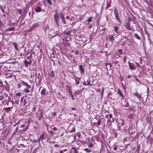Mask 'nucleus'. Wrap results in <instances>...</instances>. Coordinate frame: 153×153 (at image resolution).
<instances>
[{
	"label": "nucleus",
	"instance_id": "obj_55",
	"mask_svg": "<svg viewBox=\"0 0 153 153\" xmlns=\"http://www.w3.org/2000/svg\"><path fill=\"white\" fill-rule=\"evenodd\" d=\"M28 62H29V64L30 65L32 63V60L31 59L29 61H28Z\"/></svg>",
	"mask_w": 153,
	"mask_h": 153
},
{
	"label": "nucleus",
	"instance_id": "obj_63",
	"mask_svg": "<svg viewBox=\"0 0 153 153\" xmlns=\"http://www.w3.org/2000/svg\"><path fill=\"white\" fill-rule=\"evenodd\" d=\"M18 133H19V134H22V131H19L18 132Z\"/></svg>",
	"mask_w": 153,
	"mask_h": 153
},
{
	"label": "nucleus",
	"instance_id": "obj_58",
	"mask_svg": "<svg viewBox=\"0 0 153 153\" xmlns=\"http://www.w3.org/2000/svg\"><path fill=\"white\" fill-rule=\"evenodd\" d=\"M59 146V145L58 144H55L54 145V146L55 147H58Z\"/></svg>",
	"mask_w": 153,
	"mask_h": 153
},
{
	"label": "nucleus",
	"instance_id": "obj_22",
	"mask_svg": "<svg viewBox=\"0 0 153 153\" xmlns=\"http://www.w3.org/2000/svg\"><path fill=\"white\" fill-rule=\"evenodd\" d=\"M0 8L3 13H4V10L5 8V6L3 7V6L0 5Z\"/></svg>",
	"mask_w": 153,
	"mask_h": 153
},
{
	"label": "nucleus",
	"instance_id": "obj_40",
	"mask_svg": "<svg viewBox=\"0 0 153 153\" xmlns=\"http://www.w3.org/2000/svg\"><path fill=\"white\" fill-rule=\"evenodd\" d=\"M17 10L18 11L20 15H21L22 14V11L21 9H17Z\"/></svg>",
	"mask_w": 153,
	"mask_h": 153
},
{
	"label": "nucleus",
	"instance_id": "obj_59",
	"mask_svg": "<svg viewBox=\"0 0 153 153\" xmlns=\"http://www.w3.org/2000/svg\"><path fill=\"white\" fill-rule=\"evenodd\" d=\"M117 147L116 146H114L113 148L114 149L115 151L117 150Z\"/></svg>",
	"mask_w": 153,
	"mask_h": 153
},
{
	"label": "nucleus",
	"instance_id": "obj_26",
	"mask_svg": "<svg viewBox=\"0 0 153 153\" xmlns=\"http://www.w3.org/2000/svg\"><path fill=\"white\" fill-rule=\"evenodd\" d=\"M97 124L98 125H100L101 124V119L99 117L97 119Z\"/></svg>",
	"mask_w": 153,
	"mask_h": 153
},
{
	"label": "nucleus",
	"instance_id": "obj_33",
	"mask_svg": "<svg viewBox=\"0 0 153 153\" xmlns=\"http://www.w3.org/2000/svg\"><path fill=\"white\" fill-rule=\"evenodd\" d=\"M102 91H101V97H102L103 96V93H104V87H102Z\"/></svg>",
	"mask_w": 153,
	"mask_h": 153
},
{
	"label": "nucleus",
	"instance_id": "obj_61",
	"mask_svg": "<svg viewBox=\"0 0 153 153\" xmlns=\"http://www.w3.org/2000/svg\"><path fill=\"white\" fill-rule=\"evenodd\" d=\"M125 41H124L122 44H121V45L122 46H123L125 44Z\"/></svg>",
	"mask_w": 153,
	"mask_h": 153
},
{
	"label": "nucleus",
	"instance_id": "obj_19",
	"mask_svg": "<svg viewBox=\"0 0 153 153\" xmlns=\"http://www.w3.org/2000/svg\"><path fill=\"white\" fill-rule=\"evenodd\" d=\"M146 119L147 121L148 122H150L151 121V116L150 115H147L146 117Z\"/></svg>",
	"mask_w": 153,
	"mask_h": 153
},
{
	"label": "nucleus",
	"instance_id": "obj_27",
	"mask_svg": "<svg viewBox=\"0 0 153 153\" xmlns=\"http://www.w3.org/2000/svg\"><path fill=\"white\" fill-rule=\"evenodd\" d=\"M112 115L111 114H108V115H107L106 116V118H107L108 119H112Z\"/></svg>",
	"mask_w": 153,
	"mask_h": 153
},
{
	"label": "nucleus",
	"instance_id": "obj_11",
	"mask_svg": "<svg viewBox=\"0 0 153 153\" xmlns=\"http://www.w3.org/2000/svg\"><path fill=\"white\" fill-rule=\"evenodd\" d=\"M46 90L45 88H44L43 89L41 92V95L43 97L44 96H45V94H46Z\"/></svg>",
	"mask_w": 153,
	"mask_h": 153
},
{
	"label": "nucleus",
	"instance_id": "obj_44",
	"mask_svg": "<svg viewBox=\"0 0 153 153\" xmlns=\"http://www.w3.org/2000/svg\"><path fill=\"white\" fill-rule=\"evenodd\" d=\"M60 18H61V19H63L64 18H65L63 13H61L60 14Z\"/></svg>",
	"mask_w": 153,
	"mask_h": 153
},
{
	"label": "nucleus",
	"instance_id": "obj_12",
	"mask_svg": "<svg viewBox=\"0 0 153 153\" xmlns=\"http://www.w3.org/2000/svg\"><path fill=\"white\" fill-rule=\"evenodd\" d=\"M12 45L14 46V47L15 49L17 51L18 50V45L16 42H13L12 43Z\"/></svg>",
	"mask_w": 153,
	"mask_h": 153
},
{
	"label": "nucleus",
	"instance_id": "obj_15",
	"mask_svg": "<svg viewBox=\"0 0 153 153\" xmlns=\"http://www.w3.org/2000/svg\"><path fill=\"white\" fill-rule=\"evenodd\" d=\"M102 27H103L102 26H101ZM99 29L100 30V31H102V34H103L106 28L105 27L103 28H101V26H100L99 27Z\"/></svg>",
	"mask_w": 153,
	"mask_h": 153
},
{
	"label": "nucleus",
	"instance_id": "obj_18",
	"mask_svg": "<svg viewBox=\"0 0 153 153\" xmlns=\"http://www.w3.org/2000/svg\"><path fill=\"white\" fill-rule=\"evenodd\" d=\"M71 151H73L74 153H77L78 151L76 150V148L72 147L71 148Z\"/></svg>",
	"mask_w": 153,
	"mask_h": 153
},
{
	"label": "nucleus",
	"instance_id": "obj_28",
	"mask_svg": "<svg viewBox=\"0 0 153 153\" xmlns=\"http://www.w3.org/2000/svg\"><path fill=\"white\" fill-rule=\"evenodd\" d=\"M44 135H45V133H42V135L39 137L40 139H41L42 140L44 139Z\"/></svg>",
	"mask_w": 153,
	"mask_h": 153
},
{
	"label": "nucleus",
	"instance_id": "obj_17",
	"mask_svg": "<svg viewBox=\"0 0 153 153\" xmlns=\"http://www.w3.org/2000/svg\"><path fill=\"white\" fill-rule=\"evenodd\" d=\"M118 93L120 94V95L123 98H124L125 97L123 96V94L122 93L120 89H118Z\"/></svg>",
	"mask_w": 153,
	"mask_h": 153
},
{
	"label": "nucleus",
	"instance_id": "obj_1",
	"mask_svg": "<svg viewBox=\"0 0 153 153\" xmlns=\"http://www.w3.org/2000/svg\"><path fill=\"white\" fill-rule=\"evenodd\" d=\"M31 94H28L27 95L25 96V98L24 99V105H28L31 101Z\"/></svg>",
	"mask_w": 153,
	"mask_h": 153
},
{
	"label": "nucleus",
	"instance_id": "obj_56",
	"mask_svg": "<svg viewBox=\"0 0 153 153\" xmlns=\"http://www.w3.org/2000/svg\"><path fill=\"white\" fill-rule=\"evenodd\" d=\"M69 93L71 95H72V93L70 89H69Z\"/></svg>",
	"mask_w": 153,
	"mask_h": 153
},
{
	"label": "nucleus",
	"instance_id": "obj_53",
	"mask_svg": "<svg viewBox=\"0 0 153 153\" xmlns=\"http://www.w3.org/2000/svg\"><path fill=\"white\" fill-rule=\"evenodd\" d=\"M122 86L123 88L125 90V85H123V83L122 84Z\"/></svg>",
	"mask_w": 153,
	"mask_h": 153
},
{
	"label": "nucleus",
	"instance_id": "obj_37",
	"mask_svg": "<svg viewBox=\"0 0 153 153\" xmlns=\"http://www.w3.org/2000/svg\"><path fill=\"white\" fill-rule=\"evenodd\" d=\"M28 88H25L24 89V91L25 92L29 93V90H28Z\"/></svg>",
	"mask_w": 153,
	"mask_h": 153
},
{
	"label": "nucleus",
	"instance_id": "obj_60",
	"mask_svg": "<svg viewBox=\"0 0 153 153\" xmlns=\"http://www.w3.org/2000/svg\"><path fill=\"white\" fill-rule=\"evenodd\" d=\"M53 130H57V128L56 127H54L53 128Z\"/></svg>",
	"mask_w": 153,
	"mask_h": 153
},
{
	"label": "nucleus",
	"instance_id": "obj_50",
	"mask_svg": "<svg viewBox=\"0 0 153 153\" xmlns=\"http://www.w3.org/2000/svg\"><path fill=\"white\" fill-rule=\"evenodd\" d=\"M10 107H9L8 108H5V110L6 111L7 110H10Z\"/></svg>",
	"mask_w": 153,
	"mask_h": 153
},
{
	"label": "nucleus",
	"instance_id": "obj_54",
	"mask_svg": "<svg viewBox=\"0 0 153 153\" xmlns=\"http://www.w3.org/2000/svg\"><path fill=\"white\" fill-rule=\"evenodd\" d=\"M126 57L125 56L123 58V61L124 62H126Z\"/></svg>",
	"mask_w": 153,
	"mask_h": 153
},
{
	"label": "nucleus",
	"instance_id": "obj_5",
	"mask_svg": "<svg viewBox=\"0 0 153 153\" xmlns=\"http://www.w3.org/2000/svg\"><path fill=\"white\" fill-rule=\"evenodd\" d=\"M21 84L26 87V88H31L30 85H28V83L23 81H22Z\"/></svg>",
	"mask_w": 153,
	"mask_h": 153
},
{
	"label": "nucleus",
	"instance_id": "obj_46",
	"mask_svg": "<svg viewBox=\"0 0 153 153\" xmlns=\"http://www.w3.org/2000/svg\"><path fill=\"white\" fill-rule=\"evenodd\" d=\"M92 21V19L91 18H89L88 20H87V22H91Z\"/></svg>",
	"mask_w": 153,
	"mask_h": 153
},
{
	"label": "nucleus",
	"instance_id": "obj_30",
	"mask_svg": "<svg viewBox=\"0 0 153 153\" xmlns=\"http://www.w3.org/2000/svg\"><path fill=\"white\" fill-rule=\"evenodd\" d=\"M71 32V31H65L64 32V33L65 34L67 35H69L70 34V33Z\"/></svg>",
	"mask_w": 153,
	"mask_h": 153
},
{
	"label": "nucleus",
	"instance_id": "obj_25",
	"mask_svg": "<svg viewBox=\"0 0 153 153\" xmlns=\"http://www.w3.org/2000/svg\"><path fill=\"white\" fill-rule=\"evenodd\" d=\"M134 37L137 39H140V37L138 35L137 33H136L134 34Z\"/></svg>",
	"mask_w": 153,
	"mask_h": 153
},
{
	"label": "nucleus",
	"instance_id": "obj_10",
	"mask_svg": "<svg viewBox=\"0 0 153 153\" xmlns=\"http://www.w3.org/2000/svg\"><path fill=\"white\" fill-rule=\"evenodd\" d=\"M43 10L39 6L37 7L35 10L36 12L37 13L41 12Z\"/></svg>",
	"mask_w": 153,
	"mask_h": 153
},
{
	"label": "nucleus",
	"instance_id": "obj_14",
	"mask_svg": "<svg viewBox=\"0 0 153 153\" xmlns=\"http://www.w3.org/2000/svg\"><path fill=\"white\" fill-rule=\"evenodd\" d=\"M109 37L110 41L111 42H113L114 40V37L112 35H110Z\"/></svg>",
	"mask_w": 153,
	"mask_h": 153
},
{
	"label": "nucleus",
	"instance_id": "obj_32",
	"mask_svg": "<svg viewBox=\"0 0 153 153\" xmlns=\"http://www.w3.org/2000/svg\"><path fill=\"white\" fill-rule=\"evenodd\" d=\"M129 68L131 70H134L135 69L134 67L133 66L131 65H129Z\"/></svg>",
	"mask_w": 153,
	"mask_h": 153
},
{
	"label": "nucleus",
	"instance_id": "obj_62",
	"mask_svg": "<svg viewBox=\"0 0 153 153\" xmlns=\"http://www.w3.org/2000/svg\"><path fill=\"white\" fill-rule=\"evenodd\" d=\"M56 112H54L53 114V116H56Z\"/></svg>",
	"mask_w": 153,
	"mask_h": 153
},
{
	"label": "nucleus",
	"instance_id": "obj_35",
	"mask_svg": "<svg viewBox=\"0 0 153 153\" xmlns=\"http://www.w3.org/2000/svg\"><path fill=\"white\" fill-rule=\"evenodd\" d=\"M72 130L70 131V132L71 133L74 132L75 131V128L73 127L72 128Z\"/></svg>",
	"mask_w": 153,
	"mask_h": 153
},
{
	"label": "nucleus",
	"instance_id": "obj_29",
	"mask_svg": "<svg viewBox=\"0 0 153 153\" xmlns=\"http://www.w3.org/2000/svg\"><path fill=\"white\" fill-rule=\"evenodd\" d=\"M26 49H24L23 50H22L21 51V53H22L23 56H24L25 55L26 52H25Z\"/></svg>",
	"mask_w": 153,
	"mask_h": 153
},
{
	"label": "nucleus",
	"instance_id": "obj_42",
	"mask_svg": "<svg viewBox=\"0 0 153 153\" xmlns=\"http://www.w3.org/2000/svg\"><path fill=\"white\" fill-rule=\"evenodd\" d=\"M49 132L51 134V135H53L55 134V132H53L52 131H49Z\"/></svg>",
	"mask_w": 153,
	"mask_h": 153
},
{
	"label": "nucleus",
	"instance_id": "obj_9",
	"mask_svg": "<svg viewBox=\"0 0 153 153\" xmlns=\"http://www.w3.org/2000/svg\"><path fill=\"white\" fill-rule=\"evenodd\" d=\"M133 95L136 96L137 98L139 99H140L141 97V95L137 92H136L133 93Z\"/></svg>",
	"mask_w": 153,
	"mask_h": 153
},
{
	"label": "nucleus",
	"instance_id": "obj_7",
	"mask_svg": "<svg viewBox=\"0 0 153 153\" xmlns=\"http://www.w3.org/2000/svg\"><path fill=\"white\" fill-rule=\"evenodd\" d=\"M125 26L126 28L128 30H131L132 29L131 28L129 22H126L125 23Z\"/></svg>",
	"mask_w": 153,
	"mask_h": 153
},
{
	"label": "nucleus",
	"instance_id": "obj_36",
	"mask_svg": "<svg viewBox=\"0 0 153 153\" xmlns=\"http://www.w3.org/2000/svg\"><path fill=\"white\" fill-rule=\"evenodd\" d=\"M61 20H62V22H63V23L64 24H66V22L65 20V18H64L63 19H61Z\"/></svg>",
	"mask_w": 153,
	"mask_h": 153
},
{
	"label": "nucleus",
	"instance_id": "obj_23",
	"mask_svg": "<svg viewBox=\"0 0 153 153\" xmlns=\"http://www.w3.org/2000/svg\"><path fill=\"white\" fill-rule=\"evenodd\" d=\"M40 115L39 118V120H40L42 119V117L43 116V113L42 111H40Z\"/></svg>",
	"mask_w": 153,
	"mask_h": 153
},
{
	"label": "nucleus",
	"instance_id": "obj_38",
	"mask_svg": "<svg viewBox=\"0 0 153 153\" xmlns=\"http://www.w3.org/2000/svg\"><path fill=\"white\" fill-rule=\"evenodd\" d=\"M106 9H108L109 7H110L111 5V4L109 3H108L106 4Z\"/></svg>",
	"mask_w": 153,
	"mask_h": 153
},
{
	"label": "nucleus",
	"instance_id": "obj_43",
	"mask_svg": "<svg viewBox=\"0 0 153 153\" xmlns=\"http://www.w3.org/2000/svg\"><path fill=\"white\" fill-rule=\"evenodd\" d=\"M39 76H37V78H36V79L38 80L39 81L41 80L40 77H39L40 74L39 73L38 74Z\"/></svg>",
	"mask_w": 153,
	"mask_h": 153
},
{
	"label": "nucleus",
	"instance_id": "obj_21",
	"mask_svg": "<svg viewBox=\"0 0 153 153\" xmlns=\"http://www.w3.org/2000/svg\"><path fill=\"white\" fill-rule=\"evenodd\" d=\"M15 28L14 27L8 28L6 30V31H11L14 30Z\"/></svg>",
	"mask_w": 153,
	"mask_h": 153
},
{
	"label": "nucleus",
	"instance_id": "obj_57",
	"mask_svg": "<svg viewBox=\"0 0 153 153\" xmlns=\"http://www.w3.org/2000/svg\"><path fill=\"white\" fill-rule=\"evenodd\" d=\"M18 130V126H17L16 128L15 132H17Z\"/></svg>",
	"mask_w": 153,
	"mask_h": 153
},
{
	"label": "nucleus",
	"instance_id": "obj_4",
	"mask_svg": "<svg viewBox=\"0 0 153 153\" xmlns=\"http://www.w3.org/2000/svg\"><path fill=\"white\" fill-rule=\"evenodd\" d=\"M114 13L115 15L116 19L119 22H120V18H119L118 13L116 11V9H115L114 11Z\"/></svg>",
	"mask_w": 153,
	"mask_h": 153
},
{
	"label": "nucleus",
	"instance_id": "obj_16",
	"mask_svg": "<svg viewBox=\"0 0 153 153\" xmlns=\"http://www.w3.org/2000/svg\"><path fill=\"white\" fill-rule=\"evenodd\" d=\"M23 62L26 67H28V61L27 60L25 59L23 61Z\"/></svg>",
	"mask_w": 153,
	"mask_h": 153
},
{
	"label": "nucleus",
	"instance_id": "obj_64",
	"mask_svg": "<svg viewBox=\"0 0 153 153\" xmlns=\"http://www.w3.org/2000/svg\"><path fill=\"white\" fill-rule=\"evenodd\" d=\"M83 84L84 85H85V86H87V84L85 82V81H84V82L83 83Z\"/></svg>",
	"mask_w": 153,
	"mask_h": 153
},
{
	"label": "nucleus",
	"instance_id": "obj_45",
	"mask_svg": "<svg viewBox=\"0 0 153 153\" xmlns=\"http://www.w3.org/2000/svg\"><path fill=\"white\" fill-rule=\"evenodd\" d=\"M87 85H91V82L90 81H88V80L87 81Z\"/></svg>",
	"mask_w": 153,
	"mask_h": 153
},
{
	"label": "nucleus",
	"instance_id": "obj_41",
	"mask_svg": "<svg viewBox=\"0 0 153 153\" xmlns=\"http://www.w3.org/2000/svg\"><path fill=\"white\" fill-rule=\"evenodd\" d=\"M48 3H49L50 5H51L52 4V2L51 0H47Z\"/></svg>",
	"mask_w": 153,
	"mask_h": 153
},
{
	"label": "nucleus",
	"instance_id": "obj_31",
	"mask_svg": "<svg viewBox=\"0 0 153 153\" xmlns=\"http://www.w3.org/2000/svg\"><path fill=\"white\" fill-rule=\"evenodd\" d=\"M28 125H27V126H25L24 128L22 129L21 130L22 131H25L27 130V129H28Z\"/></svg>",
	"mask_w": 153,
	"mask_h": 153
},
{
	"label": "nucleus",
	"instance_id": "obj_2",
	"mask_svg": "<svg viewBox=\"0 0 153 153\" xmlns=\"http://www.w3.org/2000/svg\"><path fill=\"white\" fill-rule=\"evenodd\" d=\"M54 18L55 19V22L56 23L57 26H59V16L58 14L57 13V12L55 13L54 15Z\"/></svg>",
	"mask_w": 153,
	"mask_h": 153
},
{
	"label": "nucleus",
	"instance_id": "obj_49",
	"mask_svg": "<svg viewBox=\"0 0 153 153\" xmlns=\"http://www.w3.org/2000/svg\"><path fill=\"white\" fill-rule=\"evenodd\" d=\"M26 126V125L25 124H23L21 126H20V127L21 128H23V127H25Z\"/></svg>",
	"mask_w": 153,
	"mask_h": 153
},
{
	"label": "nucleus",
	"instance_id": "obj_3",
	"mask_svg": "<svg viewBox=\"0 0 153 153\" xmlns=\"http://www.w3.org/2000/svg\"><path fill=\"white\" fill-rule=\"evenodd\" d=\"M37 75L36 73V71L34 70H32L31 72V77H35V79H36Z\"/></svg>",
	"mask_w": 153,
	"mask_h": 153
},
{
	"label": "nucleus",
	"instance_id": "obj_39",
	"mask_svg": "<svg viewBox=\"0 0 153 153\" xmlns=\"http://www.w3.org/2000/svg\"><path fill=\"white\" fill-rule=\"evenodd\" d=\"M84 150L85 151L87 152H89L91 151L88 149V148H85L84 149Z\"/></svg>",
	"mask_w": 153,
	"mask_h": 153
},
{
	"label": "nucleus",
	"instance_id": "obj_24",
	"mask_svg": "<svg viewBox=\"0 0 153 153\" xmlns=\"http://www.w3.org/2000/svg\"><path fill=\"white\" fill-rule=\"evenodd\" d=\"M76 78L78 79L77 80L76 78L75 79L76 83L77 85H78L79 84V80H80V78H78V77H76Z\"/></svg>",
	"mask_w": 153,
	"mask_h": 153
},
{
	"label": "nucleus",
	"instance_id": "obj_13",
	"mask_svg": "<svg viewBox=\"0 0 153 153\" xmlns=\"http://www.w3.org/2000/svg\"><path fill=\"white\" fill-rule=\"evenodd\" d=\"M114 30L115 32L117 33H119L120 32L119 30H118V26H114Z\"/></svg>",
	"mask_w": 153,
	"mask_h": 153
},
{
	"label": "nucleus",
	"instance_id": "obj_6",
	"mask_svg": "<svg viewBox=\"0 0 153 153\" xmlns=\"http://www.w3.org/2000/svg\"><path fill=\"white\" fill-rule=\"evenodd\" d=\"M114 121V119L113 118L112 119V120L111 119H108L107 120V125L109 126L111 124L112 122Z\"/></svg>",
	"mask_w": 153,
	"mask_h": 153
},
{
	"label": "nucleus",
	"instance_id": "obj_48",
	"mask_svg": "<svg viewBox=\"0 0 153 153\" xmlns=\"http://www.w3.org/2000/svg\"><path fill=\"white\" fill-rule=\"evenodd\" d=\"M93 144H89L88 145V146L89 147H91L93 146Z\"/></svg>",
	"mask_w": 153,
	"mask_h": 153
},
{
	"label": "nucleus",
	"instance_id": "obj_34",
	"mask_svg": "<svg viewBox=\"0 0 153 153\" xmlns=\"http://www.w3.org/2000/svg\"><path fill=\"white\" fill-rule=\"evenodd\" d=\"M133 76L135 78V79L136 80V81H137V82H139L140 83H141V82L137 78V77H136V76H135V75H133Z\"/></svg>",
	"mask_w": 153,
	"mask_h": 153
},
{
	"label": "nucleus",
	"instance_id": "obj_20",
	"mask_svg": "<svg viewBox=\"0 0 153 153\" xmlns=\"http://www.w3.org/2000/svg\"><path fill=\"white\" fill-rule=\"evenodd\" d=\"M49 75L51 76H54V72L53 71H51L49 72Z\"/></svg>",
	"mask_w": 153,
	"mask_h": 153
},
{
	"label": "nucleus",
	"instance_id": "obj_8",
	"mask_svg": "<svg viewBox=\"0 0 153 153\" xmlns=\"http://www.w3.org/2000/svg\"><path fill=\"white\" fill-rule=\"evenodd\" d=\"M79 70L81 72L82 74L84 72V69L83 68V66L82 65H80L79 66Z\"/></svg>",
	"mask_w": 153,
	"mask_h": 153
},
{
	"label": "nucleus",
	"instance_id": "obj_51",
	"mask_svg": "<svg viewBox=\"0 0 153 153\" xmlns=\"http://www.w3.org/2000/svg\"><path fill=\"white\" fill-rule=\"evenodd\" d=\"M135 64H136V65H137V66H138L140 67V65L138 63H137V62H135Z\"/></svg>",
	"mask_w": 153,
	"mask_h": 153
},
{
	"label": "nucleus",
	"instance_id": "obj_47",
	"mask_svg": "<svg viewBox=\"0 0 153 153\" xmlns=\"http://www.w3.org/2000/svg\"><path fill=\"white\" fill-rule=\"evenodd\" d=\"M16 95L17 96L20 97L21 96V94L19 92H18L16 94Z\"/></svg>",
	"mask_w": 153,
	"mask_h": 153
},
{
	"label": "nucleus",
	"instance_id": "obj_52",
	"mask_svg": "<svg viewBox=\"0 0 153 153\" xmlns=\"http://www.w3.org/2000/svg\"><path fill=\"white\" fill-rule=\"evenodd\" d=\"M118 52L120 54H121L122 53V50L121 49L119 50Z\"/></svg>",
	"mask_w": 153,
	"mask_h": 153
}]
</instances>
